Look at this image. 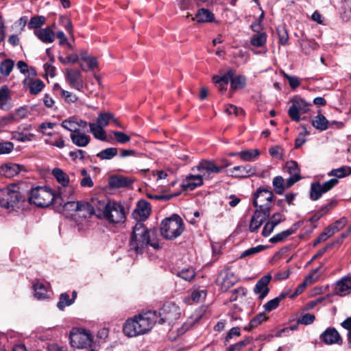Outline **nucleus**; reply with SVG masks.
<instances>
[{
  "label": "nucleus",
  "mask_w": 351,
  "mask_h": 351,
  "mask_svg": "<svg viewBox=\"0 0 351 351\" xmlns=\"http://www.w3.org/2000/svg\"><path fill=\"white\" fill-rule=\"evenodd\" d=\"M14 66V62L12 59L7 58L0 62V74L8 77L11 73Z\"/></svg>",
  "instance_id": "obj_42"
},
{
  "label": "nucleus",
  "mask_w": 351,
  "mask_h": 351,
  "mask_svg": "<svg viewBox=\"0 0 351 351\" xmlns=\"http://www.w3.org/2000/svg\"><path fill=\"white\" fill-rule=\"evenodd\" d=\"M319 339L326 345L343 343V339L339 332L332 327L326 328L319 336Z\"/></svg>",
  "instance_id": "obj_12"
},
{
  "label": "nucleus",
  "mask_w": 351,
  "mask_h": 351,
  "mask_svg": "<svg viewBox=\"0 0 351 351\" xmlns=\"http://www.w3.org/2000/svg\"><path fill=\"white\" fill-rule=\"evenodd\" d=\"M136 318L141 335L148 332L158 321V313L156 311H149L143 314H139Z\"/></svg>",
  "instance_id": "obj_7"
},
{
  "label": "nucleus",
  "mask_w": 351,
  "mask_h": 351,
  "mask_svg": "<svg viewBox=\"0 0 351 351\" xmlns=\"http://www.w3.org/2000/svg\"><path fill=\"white\" fill-rule=\"evenodd\" d=\"M230 86L233 89L241 88L245 85V77L242 75H238L234 77V75L232 77H230Z\"/></svg>",
  "instance_id": "obj_54"
},
{
  "label": "nucleus",
  "mask_w": 351,
  "mask_h": 351,
  "mask_svg": "<svg viewBox=\"0 0 351 351\" xmlns=\"http://www.w3.org/2000/svg\"><path fill=\"white\" fill-rule=\"evenodd\" d=\"M51 173L60 186L71 183L69 176L60 168H54Z\"/></svg>",
  "instance_id": "obj_40"
},
{
  "label": "nucleus",
  "mask_w": 351,
  "mask_h": 351,
  "mask_svg": "<svg viewBox=\"0 0 351 351\" xmlns=\"http://www.w3.org/2000/svg\"><path fill=\"white\" fill-rule=\"evenodd\" d=\"M34 134L32 133L25 134L22 132L15 131L12 132V137L19 142L31 141L34 138Z\"/></svg>",
  "instance_id": "obj_58"
},
{
  "label": "nucleus",
  "mask_w": 351,
  "mask_h": 351,
  "mask_svg": "<svg viewBox=\"0 0 351 351\" xmlns=\"http://www.w3.org/2000/svg\"><path fill=\"white\" fill-rule=\"evenodd\" d=\"M26 199L19 185L12 184L0 189V206L5 208L19 207V204Z\"/></svg>",
  "instance_id": "obj_2"
},
{
  "label": "nucleus",
  "mask_w": 351,
  "mask_h": 351,
  "mask_svg": "<svg viewBox=\"0 0 351 351\" xmlns=\"http://www.w3.org/2000/svg\"><path fill=\"white\" fill-rule=\"evenodd\" d=\"M102 218L112 224L123 223L125 219L124 207L121 203L108 201V208Z\"/></svg>",
  "instance_id": "obj_6"
},
{
  "label": "nucleus",
  "mask_w": 351,
  "mask_h": 351,
  "mask_svg": "<svg viewBox=\"0 0 351 351\" xmlns=\"http://www.w3.org/2000/svg\"><path fill=\"white\" fill-rule=\"evenodd\" d=\"M58 204L63 206L64 210L68 211H85L88 206L86 202L73 201L71 199L59 202Z\"/></svg>",
  "instance_id": "obj_28"
},
{
  "label": "nucleus",
  "mask_w": 351,
  "mask_h": 351,
  "mask_svg": "<svg viewBox=\"0 0 351 351\" xmlns=\"http://www.w3.org/2000/svg\"><path fill=\"white\" fill-rule=\"evenodd\" d=\"M138 323L136 316H135L132 319H128L123 328L124 334L129 337H133L140 335L141 332L138 328Z\"/></svg>",
  "instance_id": "obj_22"
},
{
  "label": "nucleus",
  "mask_w": 351,
  "mask_h": 351,
  "mask_svg": "<svg viewBox=\"0 0 351 351\" xmlns=\"http://www.w3.org/2000/svg\"><path fill=\"white\" fill-rule=\"evenodd\" d=\"M195 276L196 273L192 267L182 269L177 274V276L187 282H191Z\"/></svg>",
  "instance_id": "obj_44"
},
{
  "label": "nucleus",
  "mask_w": 351,
  "mask_h": 351,
  "mask_svg": "<svg viewBox=\"0 0 351 351\" xmlns=\"http://www.w3.org/2000/svg\"><path fill=\"white\" fill-rule=\"evenodd\" d=\"M24 85H27L29 89V93L32 95H36L39 93H40L45 87L44 82L39 79H36L35 80H30L27 82V80L25 79L23 81Z\"/></svg>",
  "instance_id": "obj_32"
},
{
  "label": "nucleus",
  "mask_w": 351,
  "mask_h": 351,
  "mask_svg": "<svg viewBox=\"0 0 351 351\" xmlns=\"http://www.w3.org/2000/svg\"><path fill=\"white\" fill-rule=\"evenodd\" d=\"M247 289L243 287H239L237 289H235L232 291H231L230 293V302H234L238 300L239 297H244L247 294Z\"/></svg>",
  "instance_id": "obj_61"
},
{
  "label": "nucleus",
  "mask_w": 351,
  "mask_h": 351,
  "mask_svg": "<svg viewBox=\"0 0 351 351\" xmlns=\"http://www.w3.org/2000/svg\"><path fill=\"white\" fill-rule=\"evenodd\" d=\"M278 36L279 43L282 45H286L289 40V35L286 28L284 26H278L276 28Z\"/></svg>",
  "instance_id": "obj_59"
},
{
  "label": "nucleus",
  "mask_w": 351,
  "mask_h": 351,
  "mask_svg": "<svg viewBox=\"0 0 351 351\" xmlns=\"http://www.w3.org/2000/svg\"><path fill=\"white\" fill-rule=\"evenodd\" d=\"M335 292L341 296L346 295L351 292V276L342 278L337 282Z\"/></svg>",
  "instance_id": "obj_27"
},
{
  "label": "nucleus",
  "mask_w": 351,
  "mask_h": 351,
  "mask_svg": "<svg viewBox=\"0 0 351 351\" xmlns=\"http://www.w3.org/2000/svg\"><path fill=\"white\" fill-rule=\"evenodd\" d=\"M286 169L291 176L295 175L297 176H301L299 166L297 162L293 160L287 162L286 164Z\"/></svg>",
  "instance_id": "obj_60"
},
{
  "label": "nucleus",
  "mask_w": 351,
  "mask_h": 351,
  "mask_svg": "<svg viewBox=\"0 0 351 351\" xmlns=\"http://www.w3.org/2000/svg\"><path fill=\"white\" fill-rule=\"evenodd\" d=\"M74 302V299H70L67 293H63L60 296L59 302L57 304V307L60 310H64L65 306L71 305Z\"/></svg>",
  "instance_id": "obj_55"
},
{
  "label": "nucleus",
  "mask_w": 351,
  "mask_h": 351,
  "mask_svg": "<svg viewBox=\"0 0 351 351\" xmlns=\"http://www.w3.org/2000/svg\"><path fill=\"white\" fill-rule=\"evenodd\" d=\"M70 138L75 145L81 147H86L90 141V136L80 132V131L76 133H71Z\"/></svg>",
  "instance_id": "obj_29"
},
{
  "label": "nucleus",
  "mask_w": 351,
  "mask_h": 351,
  "mask_svg": "<svg viewBox=\"0 0 351 351\" xmlns=\"http://www.w3.org/2000/svg\"><path fill=\"white\" fill-rule=\"evenodd\" d=\"M286 293H281L278 297H276L269 301H268L266 304H264L263 307L265 311L270 312L274 309H276L282 300H283L286 297Z\"/></svg>",
  "instance_id": "obj_48"
},
{
  "label": "nucleus",
  "mask_w": 351,
  "mask_h": 351,
  "mask_svg": "<svg viewBox=\"0 0 351 351\" xmlns=\"http://www.w3.org/2000/svg\"><path fill=\"white\" fill-rule=\"evenodd\" d=\"M197 168L199 171H204L202 176H206V173L209 176L210 173H218L223 169V167H218L208 160L201 161Z\"/></svg>",
  "instance_id": "obj_26"
},
{
  "label": "nucleus",
  "mask_w": 351,
  "mask_h": 351,
  "mask_svg": "<svg viewBox=\"0 0 351 351\" xmlns=\"http://www.w3.org/2000/svg\"><path fill=\"white\" fill-rule=\"evenodd\" d=\"M113 119V114L110 112L100 113L97 119V123L101 127H106L108 125L110 121Z\"/></svg>",
  "instance_id": "obj_57"
},
{
  "label": "nucleus",
  "mask_w": 351,
  "mask_h": 351,
  "mask_svg": "<svg viewBox=\"0 0 351 351\" xmlns=\"http://www.w3.org/2000/svg\"><path fill=\"white\" fill-rule=\"evenodd\" d=\"M273 192L269 189L259 188L254 194L253 205L258 208L256 210L270 214L273 201Z\"/></svg>",
  "instance_id": "obj_4"
},
{
  "label": "nucleus",
  "mask_w": 351,
  "mask_h": 351,
  "mask_svg": "<svg viewBox=\"0 0 351 351\" xmlns=\"http://www.w3.org/2000/svg\"><path fill=\"white\" fill-rule=\"evenodd\" d=\"M202 314L201 311L196 312L185 323H184L181 328L177 330V336L183 335L195 323H197L202 318Z\"/></svg>",
  "instance_id": "obj_33"
},
{
  "label": "nucleus",
  "mask_w": 351,
  "mask_h": 351,
  "mask_svg": "<svg viewBox=\"0 0 351 351\" xmlns=\"http://www.w3.org/2000/svg\"><path fill=\"white\" fill-rule=\"evenodd\" d=\"M298 227L296 224H294L291 228L284 230L280 233L276 234L274 237L269 239V242L272 243H276L285 241L290 235L293 234L297 230Z\"/></svg>",
  "instance_id": "obj_37"
},
{
  "label": "nucleus",
  "mask_w": 351,
  "mask_h": 351,
  "mask_svg": "<svg viewBox=\"0 0 351 351\" xmlns=\"http://www.w3.org/2000/svg\"><path fill=\"white\" fill-rule=\"evenodd\" d=\"M149 245L154 249L160 247L156 230L147 228L141 221L136 223L131 234L129 250L136 254H141Z\"/></svg>",
  "instance_id": "obj_1"
},
{
  "label": "nucleus",
  "mask_w": 351,
  "mask_h": 351,
  "mask_svg": "<svg viewBox=\"0 0 351 351\" xmlns=\"http://www.w3.org/2000/svg\"><path fill=\"white\" fill-rule=\"evenodd\" d=\"M11 99L10 90L7 86L0 88V108L3 110L10 108L8 101Z\"/></svg>",
  "instance_id": "obj_38"
},
{
  "label": "nucleus",
  "mask_w": 351,
  "mask_h": 351,
  "mask_svg": "<svg viewBox=\"0 0 351 351\" xmlns=\"http://www.w3.org/2000/svg\"><path fill=\"white\" fill-rule=\"evenodd\" d=\"M87 125L86 121L74 117L65 119L61 123V126L71 133H76L80 130H84Z\"/></svg>",
  "instance_id": "obj_13"
},
{
  "label": "nucleus",
  "mask_w": 351,
  "mask_h": 351,
  "mask_svg": "<svg viewBox=\"0 0 351 351\" xmlns=\"http://www.w3.org/2000/svg\"><path fill=\"white\" fill-rule=\"evenodd\" d=\"M202 184H203L202 176L191 175V176H187L186 178V179L182 182L181 186L182 187L184 191H193L196 187L199 186Z\"/></svg>",
  "instance_id": "obj_21"
},
{
  "label": "nucleus",
  "mask_w": 351,
  "mask_h": 351,
  "mask_svg": "<svg viewBox=\"0 0 351 351\" xmlns=\"http://www.w3.org/2000/svg\"><path fill=\"white\" fill-rule=\"evenodd\" d=\"M59 23L63 27L65 28L69 34L73 35V25L71 20L67 16H60Z\"/></svg>",
  "instance_id": "obj_64"
},
{
  "label": "nucleus",
  "mask_w": 351,
  "mask_h": 351,
  "mask_svg": "<svg viewBox=\"0 0 351 351\" xmlns=\"http://www.w3.org/2000/svg\"><path fill=\"white\" fill-rule=\"evenodd\" d=\"M300 46L302 47V51L306 54L311 53L313 51L315 50L317 48V45L313 40H303L300 43Z\"/></svg>",
  "instance_id": "obj_56"
},
{
  "label": "nucleus",
  "mask_w": 351,
  "mask_h": 351,
  "mask_svg": "<svg viewBox=\"0 0 351 351\" xmlns=\"http://www.w3.org/2000/svg\"><path fill=\"white\" fill-rule=\"evenodd\" d=\"M267 40V34L265 32H257L250 38L252 45L257 47L265 45Z\"/></svg>",
  "instance_id": "obj_47"
},
{
  "label": "nucleus",
  "mask_w": 351,
  "mask_h": 351,
  "mask_svg": "<svg viewBox=\"0 0 351 351\" xmlns=\"http://www.w3.org/2000/svg\"><path fill=\"white\" fill-rule=\"evenodd\" d=\"M271 280V276L267 274L261 277L255 285L254 292L258 295V299L263 300L267 295L269 291L268 285Z\"/></svg>",
  "instance_id": "obj_15"
},
{
  "label": "nucleus",
  "mask_w": 351,
  "mask_h": 351,
  "mask_svg": "<svg viewBox=\"0 0 351 351\" xmlns=\"http://www.w3.org/2000/svg\"><path fill=\"white\" fill-rule=\"evenodd\" d=\"M46 18L44 16H34L32 17L28 23V27L35 30L40 29L45 23Z\"/></svg>",
  "instance_id": "obj_49"
},
{
  "label": "nucleus",
  "mask_w": 351,
  "mask_h": 351,
  "mask_svg": "<svg viewBox=\"0 0 351 351\" xmlns=\"http://www.w3.org/2000/svg\"><path fill=\"white\" fill-rule=\"evenodd\" d=\"M270 214H266L262 211L255 210L250 223V230L253 232L256 231L269 217Z\"/></svg>",
  "instance_id": "obj_19"
},
{
  "label": "nucleus",
  "mask_w": 351,
  "mask_h": 351,
  "mask_svg": "<svg viewBox=\"0 0 351 351\" xmlns=\"http://www.w3.org/2000/svg\"><path fill=\"white\" fill-rule=\"evenodd\" d=\"M235 73L233 69H229L223 76L219 77L217 75L213 76V81L215 84L217 88L219 91L223 92L226 90L230 77H232Z\"/></svg>",
  "instance_id": "obj_20"
},
{
  "label": "nucleus",
  "mask_w": 351,
  "mask_h": 351,
  "mask_svg": "<svg viewBox=\"0 0 351 351\" xmlns=\"http://www.w3.org/2000/svg\"><path fill=\"white\" fill-rule=\"evenodd\" d=\"M175 306L173 303H167L163 305V306L160 308V312L158 313V324H163L166 321H167L170 317V314L173 310H174Z\"/></svg>",
  "instance_id": "obj_34"
},
{
  "label": "nucleus",
  "mask_w": 351,
  "mask_h": 351,
  "mask_svg": "<svg viewBox=\"0 0 351 351\" xmlns=\"http://www.w3.org/2000/svg\"><path fill=\"white\" fill-rule=\"evenodd\" d=\"M329 121L322 114H318L312 120V125L318 130L324 131L328 129Z\"/></svg>",
  "instance_id": "obj_39"
},
{
  "label": "nucleus",
  "mask_w": 351,
  "mask_h": 351,
  "mask_svg": "<svg viewBox=\"0 0 351 351\" xmlns=\"http://www.w3.org/2000/svg\"><path fill=\"white\" fill-rule=\"evenodd\" d=\"M151 207L149 204L141 199L138 202L136 207L134 211V215L138 216L141 220H145L150 215Z\"/></svg>",
  "instance_id": "obj_25"
},
{
  "label": "nucleus",
  "mask_w": 351,
  "mask_h": 351,
  "mask_svg": "<svg viewBox=\"0 0 351 351\" xmlns=\"http://www.w3.org/2000/svg\"><path fill=\"white\" fill-rule=\"evenodd\" d=\"M272 184L274 191L277 194L281 195L283 193L285 189V180L282 176H276L273 179Z\"/></svg>",
  "instance_id": "obj_53"
},
{
  "label": "nucleus",
  "mask_w": 351,
  "mask_h": 351,
  "mask_svg": "<svg viewBox=\"0 0 351 351\" xmlns=\"http://www.w3.org/2000/svg\"><path fill=\"white\" fill-rule=\"evenodd\" d=\"M55 198V193L49 187H36L30 191L28 197L30 204L39 207L49 206Z\"/></svg>",
  "instance_id": "obj_3"
},
{
  "label": "nucleus",
  "mask_w": 351,
  "mask_h": 351,
  "mask_svg": "<svg viewBox=\"0 0 351 351\" xmlns=\"http://www.w3.org/2000/svg\"><path fill=\"white\" fill-rule=\"evenodd\" d=\"M267 317L265 316L264 313H261L256 315L252 319H251L249 325L244 328L246 330H251L253 328L257 327L259 324H261L263 322L267 319Z\"/></svg>",
  "instance_id": "obj_50"
},
{
  "label": "nucleus",
  "mask_w": 351,
  "mask_h": 351,
  "mask_svg": "<svg viewBox=\"0 0 351 351\" xmlns=\"http://www.w3.org/2000/svg\"><path fill=\"white\" fill-rule=\"evenodd\" d=\"M265 249V246L264 245H257L256 247H251V248H249L245 251H243L241 256H240V258H245L246 256H252L255 254H257L263 250H264Z\"/></svg>",
  "instance_id": "obj_62"
},
{
  "label": "nucleus",
  "mask_w": 351,
  "mask_h": 351,
  "mask_svg": "<svg viewBox=\"0 0 351 351\" xmlns=\"http://www.w3.org/2000/svg\"><path fill=\"white\" fill-rule=\"evenodd\" d=\"M309 105L302 99H293L288 114L292 121L299 122L300 115L308 111Z\"/></svg>",
  "instance_id": "obj_9"
},
{
  "label": "nucleus",
  "mask_w": 351,
  "mask_h": 351,
  "mask_svg": "<svg viewBox=\"0 0 351 351\" xmlns=\"http://www.w3.org/2000/svg\"><path fill=\"white\" fill-rule=\"evenodd\" d=\"M21 171V166L17 164H7L0 167V175L6 178H12Z\"/></svg>",
  "instance_id": "obj_30"
},
{
  "label": "nucleus",
  "mask_w": 351,
  "mask_h": 351,
  "mask_svg": "<svg viewBox=\"0 0 351 351\" xmlns=\"http://www.w3.org/2000/svg\"><path fill=\"white\" fill-rule=\"evenodd\" d=\"M351 175V167L343 166L338 169H334L328 173L329 176H335L337 178H342Z\"/></svg>",
  "instance_id": "obj_45"
},
{
  "label": "nucleus",
  "mask_w": 351,
  "mask_h": 351,
  "mask_svg": "<svg viewBox=\"0 0 351 351\" xmlns=\"http://www.w3.org/2000/svg\"><path fill=\"white\" fill-rule=\"evenodd\" d=\"M34 34L39 40L45 43H53L56 36L53 30L49 27L36 29L34 31Z\"/></svg>",
  "instance_id": "obj_24"
},
{
  "label": "nucleus",
  "mask_w": 351,
  "mask_h": 351,
  "mask_svg": "<svg viewBox=\"0 0 351 351\" xmlns=\"http://www.w3.org/2000/svg\"><path fill=\"white\" fill-rule=\"evenodd\" d=\"M338 183L337 178H332L322 184L319 182H313L311 185L310 197L312 200H317L323 193H325L332 189Z\"/></svg>",
  "instance_id": "obj_8"
},
{
  "label": "nucleus",
  "mask_w": 351,
  "mask_h": 351,
  "mask_svg": "<svg viewBox=\"0 0 351 351\" xmlns=\"http://www.w3.org/2000/svg\"><path fill=\"white\" fill-rule=\"evenodd\" d=\"M75 193V187L73 183L66 185L59 186L54 201L57 203L59 202H64L65 200L71 199Z\"/></svg>",
  "instance_id": "obj_16"
},
{
  "label": "nucleus",
  "mask_w": 351,
  "mask_h": 351,
  "mask_svg": "<svg viewBox=\"0 0 351 351\" xmlns=\"http://www.w3.org/2000/svg\"><path fill=\"white\" fill-rule=\"evenodd\" d=\"M86 212L89 215H95L98 218H102L108 208V202L92 199L90 202H86Z\"/></svg>",
  "instance_id": "obj_11"
},
{
  "label": "nucleus",
  "mask_w": 351,
  "mask_h": 351,
  "mask_svg": "<svg viewBox=\"0 0 351 351\" xmlns=\"http://www.w3.org/2000/svg\"><path fill=\"white\" fill-rule=\"evenodd\" d=\"M90 128V132L93 134V136L98 140L102 141H107V136L105 130H104V127L98 125L94 123H88Z\"/></svg>",
  "instance_id": "obj_35"
},
{
  "label": "nucleus",
  "mask_w": 351,
  "mask_h": 351,
  "mask_svg": "<svg viewBox=\"0 0 351 351\" xmlns=\"http://www.w3.org/2000/svg\"><path fill=\"white\" fill-rule=\"evenodd\" d=\"M45 143L59 149H62L65 147V141L63 137L58 134L56 136L54 141L51 138H46L45 139Z\"/></svg>",
  "instance_id": "obj_52"
},
{
  "label": "nucleus",
  "mask_w": 351,
  "mask_h": 351,
  "mask_svg": "<svg viewBox=\"0 0 351 351\" xmlns=\"http://www.w3.org/2000/svg\"><path fill=\"white\" fill-rule=\"evenodd\" d=\"M130 184L131 181L123 176H113L109 181L110 186L115 188L127 186Z\"/></svg>",
  "instance_id": "obj_43"
},
{
  "label": "nucleus",
  "mask_w": 351,
  "mask_h": 351,
  "mask_svg": "<svg viewBox=\"0 0 351 351\" xmlns=\"http://www.w3.org/2000/svg\"><path fill=\"white\" fill-rule=\"evenodd\" d=\"M161 236L166 239L171 240L176 238V214L164 219L160 227Z\"/></svg>",
  "instance_id": "obj_10"
},
{
  "label": "nucleus",
  "mask_w": 351,
  "mask_h": 351,
  "mask_svg": "<svg viewBox=\"0 0 351 351\" xmlns=\"http://www.w3.org/2000/svg\"><path fill=\"white\" fill-rule=\"evenodd\" d=\"M34 295L38 300L47 298V291L46 287L43 283H35L34 285Z\"/></svg>",
  "instance_id": "obj_51"
},
{
  "label": "nucleus",
  "mask_w": 351,
  "mask_h": 351,
  "mask_svg": "<svg viewBox=\"0 0 351 351\" xmlns=\"http://www.w3.org/2000/svg\"><path fill=\"white\" fill-rule=\"evenodd\" d=\"M321 267H317L315 269L313 270V271L308 275L304 282L308 285L314 283L319 277L320 276V274L319 273V271Z\"/></svg>",
  "instance_id": "obj_63"
},
{
  "label": "nucleus",
  "mask_w": 351,
  "mask_h": 351,
  "mask_svg": "<svg viewBox=\"0 0 351 351\" xmlns=\"http://www.w3.org/2000/svg\"><path fill=\"white\" fill-rule=\"evenodd\" d=\"M261 152L259 149H245L239 152V157L241 160L245 162L255 161L260 156Z\"/></svg>",
  "instance_id": "obj_36"
},
{
  "label": "nucleus",
  "mask_w": 351,
  "mask_h": 351,
  "mask_svg": "<svg viewBox=\"0 0 351 351\" xmlns=\"http://www.w3.org/2000/svg\"><path fill=\"white\" fill-rule=\"evenodd\" d=\"M214 19V14L205 8L199 9L195 15V19L198 23L212 22Z\"/></svg>",
  "instance_id": "obj_41"
},
{
  "label": "nucleus",
  "mask_w": 351,
  "mask_h": 351,
  "mask_svg": "<svg viewBox=\"0 0 351 351\" xmlns=\"http://www.w3.org/2000/svg\"><path fill=\"white\" fill-rule=\"evenodd\" d=\"M206 296V291L205 290L194 289L189 297L184 299V302L188 304H193L194 303H199L204 301Z\"/></svg>",
  "instance_id": "obj_31"
},
{
  "label": "nucleus",
  "mask_w": 351,
  "mask_h": 351,
  "mask_svg": "<svg viewBox=\"0 0 351 351\" xmlns=\"http://www.w3.org/2000/svg\"><path fill=\"white\" fill-rule=\"evenodd\" d=\"M69 339L71 346L76 348H86L90 347L93 343L90 332L83 328H73Z\"/></svg>",
  "instance_id": "obj_5"
},
{
  "label": "nucleus",
  "mask_w": 351,
  "mask_h": 351,
  "mask_svg": "<svg viewBox=\"0 0 351 351\" xmlns=\"http://www.w3.org/2000/svg\"><path fill=\"white\" fill-rule=\"evenodd\" d=\"M118 154V149L116 147H108L101 150L96 154V156L101 160H111Z\"/></svg>",
  "instance_id": "obj_46"
},
{
  "label": "nucleus",
  "mask_w": 351,
  "mask_h": 351,
  "mask_svg": "<svg viewBox=\"0 0 351 351\" xmlns=\"http://www.w3.org/2000/svg\"><path fill=\"white\" fill-rule=\"evenodd\" d=\"M232 176L236 178H247L256 174V169L250 165L236 166L230 169Z\"/></svg>",
  "instance_id": "obj_17"
},
{
  "label": "nucleus",
  "mask_w": 351,
  "mask_h": 351,
  "mask_svg": "<svg viewBox=\"0 0 351 351\" xmlns=\"http://www.w3.org/2000/svg\"><path fill=\"white\" fill-rule=\"evenodd\" d=\"M78 56L79 60L80 59L83 61V62L80 63L82 70L86 71L97 66V62L96 58L90 56L86 51H82Z\"/></svg>",
  "instance_id": "obj_23"
},
{
  "label": "nucleus",
  "mask_w": 351,
  "mask_h": 351,
  "mask_svg": "<svg viewBox=\"0 0 351 351\" xmlns=\"http://www.w3.org/2000/svg\"><path fill=\"white\" fill-rule=\"evenodd\" d=\"M66 80L71 87L77 90H81L84 86V81L80 71L66 69Z\"/></svg>",
  "instance_id": "obj_14"
},
{
  "label": "nucleus",
  "mask_w": 351,
  "mask_h": 351,
  "mask_svg": "<svg viewBox=\"0 0 351 351\" xmlns=\"http://www.w3.org/2000/svg\"><path fill=\"white\" fill-rule=\"evenodd\" d=\"M220 277L221 278L220 286L221 289L223 291H228L235 284L237 281V278L233 272H232L229 269L223 270L220 274Z\"/></svg>",
  "instance_id": "obj_18"
}]
</instances>
